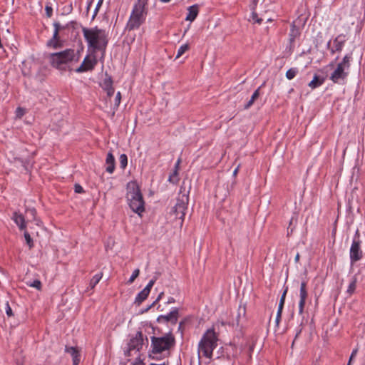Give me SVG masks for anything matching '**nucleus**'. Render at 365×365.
<instances>
[{
	"mask_svg": "<svg viewBox=\"0 0 365 365\" xmlns=\"http://www.w3.org/2000/svg\"><path fill=\"white\" fill-rule=\"evenodd\" d=\"M120 101H121V93L120 91H118V92H117L115 97L114 107H113L114 110H116L118 108V107L119 106V105L120 103Z\"/></svg>",
	"mask_w": 365,
	"mask_h": 365,
	"instance_id": "473e14b6",
	"label": "nucleus"
},
{
	"mask_svg": "<svg viewBox=\"0 0 365 365\" xmlns=\"http://www.w3.org/2000/svg\"><path fill=\"white\" fill-rule=\"evenodd\" d=\"M132 365H145V364L140 358H137Z\"/></svg>",
	"mask_w": 365,
	"mask_h": 365,
	"instance_id": "09e8293b",
	"label": "nucleus"
},
{
	"mask_svg": "<svg viewBox=\"0 0 365 365\" xmlns=\"http://www.w3.org/2000/svg\"><path fill=\"white\" fill-rule=\"evenodd\" d=\"M27 285H29V287H34V288L37 289L38 290L41 289V282L38 279H36L33 282H31V283H27Z\"/></svg>",
	"mask_w": 365,
	"mask_h": 365,
	"instance_id": "72a5a7b5",
	"label": "nucleus"
},
{
	"mask_svg": "<svg viewBox=\"0 0 365 365\" xmlns=\"http://www.w3.org/2000/svg\"><path fill=\"white\" fill-rule=\"evenodd\" d=\"M180 163V159H178L175 165V170L178 171Z\"/></svg>",
	"mask_w": 365,
	"mask_h": 365,
	"instance_id": "8fccbe9b",
	"label": "nucleus"
},
{
	"mask_svg": "<svg viewBox=\"0 0 365 365\" xmlns=\"http://www.w3.org/2000/svg\"><path fill=\"white\" fill-rule=\"evenodd\" d=\"M357 349L353 350L351 356H350V358H349V362H348V364L347 365H350L351 364V362L352 361V359H354V357L356 356V354H357Z\"/></svg>",
	"mask_w": 365,
	"mask_h": 365,
	"instance_id": "a18cd8bd",
	"label": "nucleus"
},
{
	"mask_svg": "<svg viewBox=\"0 0 365 365\" xmlns=\"http://www.w3.org/2000/svg\"><path fill=\"white\" fill-rule=\"evenodd\" d=\"M252 20H253L255 22H256V23H257V24H260L262 22V19L259 18V17H258V16H257V13H255V12H252Z\"/></svg>",
	"mask_w": 365,
	"mask_h": 365,
	"instance_id": "a19ab883",
	"label": "nucleus"
},
{
	"mask_svg": "<svg viewBox=\"0 0 365 365\" xmlns=\"http://www.w3.org/2000/svg\"><path fill=\"white\" fill-rule=\"evenodd\" d=\"M356 277H354L347 289V292L349 293L350 294L354 292L356 287Z\"/></svg>",
	"mask_w": 365,
	"mask_h": 365,
	"instance_id": "bb28decb",
	"label": "nucleus"
},
{
	"mask_svg": "<svg viewBox=\"0 0 365 365\" xmlns=\"http://www.w3.org/2000/svg\"><path fill=\"white\" fill-rule=\"evenodd\" d=\"M175 302V299L173 298V297H170L168 301V303H173Z\"/></svg>",
	"mask_w": 365,
	"mask_h": 365,
	"instance_id": "6e6d98bb",
	"label": "nucleus"
},
{
	"mask_svg": "<svg viewBox=\"0 0 365 365\" xmlns=\"http://www.w3.org/2000/svg\"><path fill=\"white\" fill-rule=\"evenodd\" d=\"M83 36L89 48L93 51H105L108 44V35L105 30L98 27L82 29Z\"/></svg>",
	"mask_w": 365,
	"mask_h": 365,
	"instance_id": "f257e3e1",
	"label": "nucleus"
},
{
	"mask_svg": "<svg viewBox=\"0 0 365 365\" xmlns=\"http://www.w3.org/2000/svg\"><path fill=\"white\" fill-rule=\"evenodd\" d=\"M287 292V288L284 291V292L282 293V295L281 296L278 308L283 309Z\"/></svg>",
	"mask_w": 365,
	"mask_h": 365,
	"instance_id": "58836bf2",
	"label": "nucleus"
},
{
	"mask_svg": "<svg viewBox=\"0 0 365 365\" xmlns=\"http://www.w3.org/2000/svg\"><path fill=\"white\" fill-rule=\"evenodd\" d=\"M101 86L103 88V90H107L113 87V80L111 77L106 75L105 79L103 80L101 84Z\"/></svg>",
	"mask_w": 365,
	"mask_h": 365,
	"instance_id": "b1692460",
	"label": "nucleus"
},
{
	"mask_svg": "<svg viewBox=\"0 0 365 365\" xmlns=\"http://www.w3.org/2000/svg\"><path fill=\"white\" fill-rule=\"evenodd\" d=\"M182 322H180V323L179 324L178 329H179V330H181V329H182Z\"/></svg>",
	"mask_w": 365,
	"mask_h": 365,
	"instance_id": "4d7b16f0",
	"label": "nucleus"
},
{
	"mask_svg": "<svg viewBox=\"0 0 365 365\" xmlns=\"http://www.w3.org/2000/svg\"><path fill=\"white\" fill-rule=\"evenodd\" d=\"M157 278H158V277H157V276H156V277H154V278H153V279H151V280L148 282V284L146 285V287L144 288V289L146 290V292H148L150 293L151 288L153 287V286L154 285V284H155V281L157 280Z\"/></svg>",
	"mask_w": 365,
	"mask_h": 365,
	"instance_id": "e433bc0d",
	"label": "nucleus"
},
{
	"mask_svg": "<svg viewBox=\"0 0 365 365\" xmlns=\"http://www.w3.org/2000/svg\"><path fill=\"white\" fill-rule=\"evenodd\" d=\"M103 0H98L96 6V8H95V11H94V14L93 15V19L95 18V16H96L100 7L101 6L102 4H103Z\"/></svg>",
	"mask_w": 365,
	"mask_h": 365,
	"instance_id": "79ce46f5",
	"label": "nucleus"
},
{
	"mask_svg": "<svg viewBox=\"0 0 365 365\" xmlns=\"http://www.w3.org/2000/svg\"><path fill=\"white\" fill-rule=\"evenodd\" d=\"M282 309H283L278 308L277 316H276V319H275V324H276L277 327L279 326V322L281 320Z\"/></svg>",
	"mask_w": 365,
	"mask_h": 365,
	"instance_id": "ea45409f",
	"label": "nucleus"
},
{
	"mask_svg": "<svg viewBox=\"0 0 365 365\" xmlns=\"http://www.w3.org/2000/svg\"><path fill=\"white\" fill-rule=\"evenodd\" d=\"M97 63V60L95 57H90L87 56L83 61L81 66L76 69L77 73H83L92 71Z\"/></svg>",
	"mask_w": 365,
	"mask_h": 365,
	"instance_id": "6e6552de",
	"label": "nucleus"
},
{
	"mask_svg": "<svg viewBox=\"0 0 365 365\" xmlns=\"http://www.w3.org/2000/svg\"><path fill=\"white\" fill-rule=\"evenodd\" d=\"M362 257L359 241L354 240L350 248V259L351 262L359 261Z\"/></svg>",
	"mask_w": 365,
	"mask_h": 365,
	"instance_id": "f8f14e48",
	"label": "nucleus"
},
{
	"mask_svg": "<svg viewBox=\"0 0 365 365\" xmlns=\"http://www.w3.org/2000/svg\"><path fill=\"white\" fill-rule=\"evenodd\" d=\"M102 277H103L102 272L96 274V275H94L93 277V278L91 279L90 283H89V286L91 289H93L96 287V285L100 282Z\"/></svg>",
	"mask_w": 365,
	"mask_h": 365,
	"instance_id": "5701e85b",
	"label": "nucleus"
},
{
	"mask_svg": "<svg viewBox=\"0 0 365 365\" xmlns=\"http://www.w3.org/2000/svg\"><path fill=\"white\" fill-rule=\"evenodd\" d=\"M163 294V292H161L160 293V294L158 295V298L156 299V300L153 303V305H154L158 301H159L160 299V298L162 297V295Z\"/></svg>",
	"mask_w": 365,
	"mask_h": 365,
	"instance_id": "603ef678",
	"label": "nucleus"
},
{
	"mask_svg": "<svg viewBox=\"0 0 365 365\" xmlns=\"http://www.w3.org/2000/svg\"><path fill=\"white\" fill-rule=\"evenodd\" d=\"M297 73L298 69L297 68H292L287 71L286 77L289 80L293 79Z\"/></svg>",
	"mask_w": 365,
	"mask_h": 365,
	"instance_id": "cd10ccee",
	"label": "nucleus"
},
{
	"mask_svg": "<svg viewBox=\"0 0 365 365\" xmlns=\"http://www.w3.org/2000/svg\"><path fill=\"white\" fill-rule=\"evenodd\" d=\"M259 88L257 89L252 94L250 100L247 102V103L245 106V108L247 109L249 108L255 101V100L259 97Z\"/></svg>",
	"mask_w": 365,
	"mask_h": 365,
	"instance_id": "393cba45",
	"label": "nucleus"
},
{
	"mask_svg": "<svg viewBox=\"0 0 365 365\" xmlns=\"http://www.w3.org/2000/svg\"><path fill=\"white\" fill-rule=\"evenodd\" d=\"M239 166L233 171V175L235 176L238 172Z\"/></svg>",
	"mask_w": 365,
	"mask_h": 365,
	"instance_id": "5fc2aeb1",
	"label": "nucleus"
},
{
	"mask_svg": "<svg viewBox=\"0 0 365 365\" xmlns=\"http://www.w3.org/2000/svg\"><path fill=\"white\" fill-rule=\"evenodd\" d=\"M12 220L15 222L21 230L26 229V225L25 218L23 215L18 212H14L12 217Z\"/></svg>",
	"mask_w": 365,
	"mask_h": 365,
	"instance_id": "2eb2a0df",
	"label": "nucleus"
},
{
	"mask_svg": "<svg viewBox=\"0 0 365 365\" xmlns=\"http://www.w3.org/2000/svg\"><path fill=\"white\" fill-rule=\"evenodd\" d=\"M6 314L9 317H11L13 315L11 308L9 307V303L6 304Z\"/></svg>",
	"mask_w": 365,
	"mask_h": 365,
	"instance_id": "de8ad7c7",
	"label": "nucleus"
},
{
	"mask_svg": "<svg viewBox=\"0 0 365 365\" xmlns=\"http://www.w3.org/2000/svg\"><path fill=\"white\" fill-rule=\"evenodd\" d=\"M178 309L175 308L170 313L166 315H160L158 317V322H170L172 324H175L178 319Z\"/></svg>",
	"mask_w": 365,
	"mask_h": 365,
	"instance_id": "9b49d317",
	"label": "nucleus"
},
{
	"mask_svg": "<svg viewBox=\"0 0 365 365\" xmlns=\"http://www.w3.org/2000/svg\"><path fill=\"white\" fill-rule=\"evenodd\" d=\"M25 113V109L23 108L18 107L16 110V116L18 118H21Z\"/></svg>",
	"mask_w": 365,
	"mask_h": 365,
	"instance_id": "4c0bfd02",
	"label": "nucleus"
},
{
	"mask_svg": "<svg viewBox=\"0 0 365 365\" xmlns=\"http://www.w3.org/2000/svg\"><path fill=\"white\" fill-rule=\"evenodd\" d=\"M73 61H78V56L73 49H66L61 52L51 53L49 56L51 65L59 70L65 71L66 65Z\"/></svg>",
	"mask_w": 365,
	"mask_h": 365,
	"instance_id": "39448f33",
	"label": "nucleus"
},
{
	"mask_svg": "<svg viewBox=\"0 0 365 365\" xmlns=\"http://www.w3.org/2000/svg\"><path fill=\"white\" fill-rule=\"evenodd\" d=\"M149 292H146L145 289H143L140 292H139L135 297V304L139 306L149 295Z\"/></svg>",
	"mask_w": 365,
	"mask_h": 365,
	"instance_id": "412c9836",
	"label": "nucleus"
},
{
	"mask_svg": "<svg viewBox=\"0 0 365 365\" xmlns=\"http://www.w3.org/2000/svg\"><path fill=\"white\" fill-rule=\"evenodd\" d=\"M139 274H140V270L139 269H135L132 275L130 276V279H128V284H132L135 279L139 276Z\"/></svg>",
	"mask_w": 365,
	"mask_h": 365,
	"instance_id": "f704fd0d",
	"label": "nucleus"
},
{
	"mask_svg": "<svg viewBox=\"0 0 365 365\" xmlns=\"http://www.w3.org/2000/svg\"><path fill=\"white\" fill-rule=\"evenodd\" d=\"M46 16L51 17L52 15L53 9L51 6H46L45 8Z\"/></svg>",
	"mask_w": 365,
	"mask_h": 365,
	"instance_id": "37998d69",
	"label": "nucleus"
},
{
	"mask_svg": "<svg viewBox=\"0 0 365 365\" xmlns=\"http://www.w3.org/2000/svg\"><path fill=\"white\" fill-rule=\"evenodd\" d=\"M120 166L122 169L125 168L128 164V158L125 154H121L119 157Z\"/></svg>",
	"mask_w": 365,
	"mask_h": 365,
	"instance_id": "c85d7f7f",
	"label": "nucleus"
},
{
	"mask_svg": "<svg viewBox=\"0 0 365 365\" xmlns=\"http://www.w3.org/2000/svg\"><path fill=\"white\" fill-rule=\"evenodd\" d=\"M105 91H106L107 96L108 97H111L113 95V93H114V88L113 87H111V88H108L107 90H105Z\"/></svg>",
	"mask_w": 365,
	"mask_h": 365,
	"instance_id": "49530a36",
	"label": "nucleus"
},
{
	"mask_svg": "<svg viewBox=\"0 0 365 365\" xmlns=\"http://www.w3.org/2000/svg\"><path fill=\"white\" fill-rule=\"evenodd\" d=\"M65 351L72 356L73 365H78L80 362V353L77 347L66 346Z\"/></svg>",
	"mask_w": 365,
	"mask_h": 365,
	"instance_id": "4468645a",
	"label": "nucleus"
},
{
	"mask_svg": "<svg viewBox=\"0 0 365 365\" xmlns=\"http://www.w3.org/2000/svg\"><path fill=\"white\" fill-rule=\"evenodd\" d=\"M26 214L27 215V217L29 218L28 220L35 221L36 220V210L34 208H27L26 210Z\"/></svg>",
	"mask_w": 365,
	"mask_h": 365,
	"instance_id": "a878e982",
	"label": "nucleus"
},
{
	"mask_svg": "<svg viewBox=\"0 0 365 365\" xmlns=\"http://www.w3.org/2000/svg\"><path fill=\"white\" fill-rule=\"evenodd\" d=\"M349 61H350V56L346 55L344 57L343 61L341 63H339V64L346 67V69H349V68L350 66Z\"/></svg>",
	"mask_w": 365,
	"mask_h": 365,
	"instance_id": "c9c22d12",
	"label": "nucleus"
},
{
	"mask_svg": "<svg viewBox=\"0 0 365 365\" xmlns=\"http://www.w3.org/2000/svg\"><path fill=\"white\" fill-rule=\"evenodd\" d=\"M324 77L315 74L313 77V79L309 83L308 86L312 89H314L322 86L324 83Z\"/></svg>",
	"mask_w": 365,
	"mask_h": 365,
	"instance_id": "dca6fc26",
	"label": "nucleus"
},
{
	"mask_svg": "<svg viewBox=\"0 0 365 365\" xmlns=\"http://www.w3.org/2000/svg\"><path fill=\"white\" fill-rule=\"evenodd\" d=\"M74 24H75V22H73V21L70 22L69 24H67L66 26H62L58 22L53 23V27H54L53 35H54V37H56V36H58V33H59L60 31H61L63 29H68V28L70 27V26H72L73 27Z\"/></svg>",
	"mask_w": 365,
	"mask_h": 365,
	"instance_id": "6ab92c4d",
	"label": "nucleus"
},
{
	"mask_svg": "<svg viewBox=\"0 0 365 365\" xmlns=\"http://www.w3.org/2000/svg\"><path fill=\"white\" fill-rule=\"evenodd\" d=\"M47 46L49 47H52L53 48H58L61 47V43H60L58 36L54 37V35H53L52 38L48 41Z\"/></svg>",
	"mask_w": 365,
	"mask_h": 365,
	"instance_id": "4be33fe9",
	"label": "nucleus"
},
{
	"mask_svg": "<svg viewBox=\"0 0 365 365\" xmlns=\"http://www.w3.org/2000/svg\"><path fill=\"white\" fill-rule=\"evenodd\" d=\"M187 10H188V14L185 18V20L192 22L196 19V17L198 14V6L197 5H193V6H189Z\"/></svg>",
	"mask_w": 365,
	"mask_h": 365,
	"instance_id": "f3484780",
	"label": "nucleus"
},
{
	"mask_svg": "<svg viewBox=\"0 0 365 365\" xmlns=\"http://www.w3.org/2000/svg\"><path fill=\"white\" fill-rule=\"evenodd\" d=\"M143 344V338L142 331H139L136 333L135 336L132 337L128 344V346L130 347V350L140 351L142 349Z\"/></svg>",
	"mask_w": 365,
	"mask_h": 365,
	"instance_id": "1a4fd4ad",
	"label": "nucleus"
},
{
	"mask_svg": "<svg viewBox=\"0 0 365 365\" xmlns=\"http://www.w3.org/2000/svg\"><path fill=\"white\" fill-rule=\"evenodd\" d=\"M300 255L299 253H297L295 256L294 261L296 263H297L299 261Z\"/></svg>",
	"mask_w": 365,
	"mask_h": 365,
	"instance_id": "864d4df0",
	"label": "nucleus"
},
{
	"mask_svg": "<svg viewBox=\"0 0 365 365\" xmlns=\"http://www.w3.org/2000/svg\"><path fill=\"white\" fill-rule=\"evenodd\" d=\"M346 69V67L339 63L336 68L331 73L330 79L334 83H339L340 80H344L347 76V73L345 72Z\"/></svg>",
	"mask_w": 365,
	"mask_h": 365,
	"instance_id": "9d476101",
	"label": "nucleus"
},
{
	"mask_svg": "<svg viewBox=\"0 0 365 365\" xmlns=\"http://www.w3.org/2000/svg\"><path fill=\"white\" fill-rule=\"evenodd\" d=\"M189 49V45L187 43L182 45L178 51L176 58L180 57L185 51Z\"/></svg>",
	"mask_w": 365,
	"mask_h": 365,
	"instance_id": "c756f323",
	"label": "nucleus"
},
{
	"mask_svg": "<svg viewBox=\"0 0 365 365\" xmlns=\"http://www.w3.org/2000/svg\"><path fill=\"white\" fill-rule=\"evenodd\" d=\"M161 2L163 3H168L170 2L171 0H160Z\"/></svg>",
	"mask_w": 365,
	"mask_h": 365,
	"instance_id": "13d9d810",
	"label": "nucleus"
},
{
	"mask_svg": "<svg viewBox=\"0 0 365 365\" xmlns=\"http://www.w3.org/2000/svg\"><path fill=\"white\" fill-rule=\"evenodd\" d=\"M24 238L26 240V242L29 249H31L34 247L33 240L31 237L29 233L26 231L24 232Z\"/></svg>",
	"mask_w": 365,
	"mask_h": 365,
	"instance_id": "2f4dec72",
	"label": "nucleus"
},
{
	"mask_svg": "<svg viewBox=\"0 0 365 365\" xmlns=\"http://www.w3.org/2000/svg\"><path fill=\"white\" fill-rule=\"evenodd\" d=\"M299 334V332H298V333L296 334V337H297V336H298Z\"/></svg>",
	"mask_w": 365,
	"mask_h": 365,
	"instance_id": "052dcab7",
	"label": "nucleus"
},
{
	"mask_svg": "<svg viewBox=\"0 0 365 365\" xmlns=\"http://www.w3.org/2000/svg\"><path fill=\"white\" fill-rule=\"evenodd\" d=\"M148 0H138L134 4L129 19L126 24V29L133 31L140 28L145 21L148 13Z\"/></svg>",
	"mask_w": 365,
	"mask_h": 365,
	"instance_id": "f03ea898",
	"label": "nucleus"
},
{
	"mask_svg": "<svg viewBox=\"0 0 365 365\" xmlns=\"http://www.w3.org/2000/svg\"><path fill=\"white\" fill-rule=\"evenodd\" d=\"M307 282H302L300 285V292L299 297L300 300L299 302V313L302 314L304 307L305 305L306 299L307 298Z\"/></svg>",
	"mask_w": 365,
	"mask_h": 365,
	"instance_id": "ddd939ff",
	"label": "nucleus"
},
{
	"mask_svg": "<svg viewBox=\"0 0 365 365\" xmlns=\"http://www.w3.org/2000/svg\"><path fill=\"white\" fill-rule=\"evenodd\" d=\"M133 350H130V347L128 346V349L125 351V355L126 356H130L131 355L130 352L132 351Z\"/></svg>",
	"mask_w": 365,
	"mask_h": 365,
	"instance_id": "3c124183",
	"label": "nucleus"
},
{
	"mask_svg": "<svg viewBox=\"0 0 365 365\" xmlns=\"http://www.w3.org/2000/svg\"><path fill=\"white\" fill-rule=\"evenodd\" d=\"M150 365H166V364H153V363H152V364H150Z\"/></svg>",
	"mask_w": 365,
	"mask_h": 365,
	"instance_id": "bf43d9fd",
	"label": "nucleus"
},
{
	"mask_svg": "<svg viewBox=\"0 0 365 365\" xmlns=\"http://www.w3.org/2000/svg\"><path fill=\"white\" fill-rule=\"evenodd\" d=\"M74 189L76 193H82L83 192V187L78 184L75 185Z\"/></svg>",
	"mask_w": 365,
	"mask_h": 365,
	"instance_id": "c03bdc74",
	"label": "nucleus"
},
{
	"mask_svg": "<svg viewBox=\"0 0 365 365\" xmlns=\"http://www.w3.org/2000/svg\"><path fill=\"white\" fill-rule=\"evenodd\" d=\"M189 201V196L187 193L182 194L178 199L177 202L172 209L171 213L175 218L182 220L184 219L185 210H187Z\"/></svg>",
	"mask_w": 365,
	"mask_h": 365,
	"instance_id": "0eeeda50",
	"label": "nucleus"
},
{
	"mask_svg": "<svg viewBox=\"0 0 365 365\" xmlns=\"http://www.w3.org/2000/svg\"><path fill=\"white\" fill-rule=\"evenodd\" d=\"M106 163L107 164L106 171L113 173L115 169V158L111 153H108Z\"/></svg>",
	"mask_w": 365,
	"mask_h": 365,
	"instance_id": "a211bd4d",
	"label": "nucleus"
},
{
	"mask_svg": "<svg viewBox=\"0 0 365 365\" xmlns=\"http://www.w3.org/2000/svg\"><path fill=\"white\" fill-rule=\"evenodd\" d=\"M178 174V171L174 170L173 173L171 175H170L168 178V181L173 184L177 183L179 180Z\"/></svg>",
	"mask_w": 365,
	"mask_h": 365,
	"instance_id": "7c9ffc66",
	"label": "nucleus"
},
{
	"mask_svg": "<svg viewBox=\"0 0 365 365\" xmlns=\"http://www.w3.org/2000/svg\"><path fill=\"white\" fill-rule=\"evenodd\" d=\"M300 32L298 28L296 27L295 23L293 22L291 25L290 34H289V41L292 43L294 40L299 37Z\"/></svg>",
	"mask_w": 365,
	"mask_h": 365,
	"instance_id": "aec40b11",
	"label": "nucleus"
},
{
	"mask_svg": "<svg viewBox=\"0 0 365 365\" xmlns=\"http://www.w3.org/2000/svg\"><path fill=\"white\" fill-rule=\"evenodd\" d=\"M218 337L213 328L207 329L203 334L198 344V353L210 359L212 356L213 350L217 346Z\"/></svg>",
	"mask_w": 365,
	"mask_h": 365,
	"instance_id": "20e7f679",
	"label": "nucleus"
},
{
	"mask_svg": "<svg viewBox=\"0 0 365 365\" xmlns=\"http://www.w3.org/2000/svg\"><path fill=\"white\" fill-rule=\"evenodd\" d=\"M150 339L153 354H160L168 350L175 344V338L170 332L161 337L152 336Z\"/></svg>",
	"mask_w": 365,
	"mask_h": 365,
	"instance_id": "423d86ee",
	"label": "nucleus"
},
{
	"mask_svg": "<svg viewBox=\"0 0 365 365\" xmlns=\"http://www.w3.org/2000/svg\"><path fill=\"white\" fill-rule=\"evenodd\" d=\"M126 197L130 209L141 216V214L145 211L144 200L139 187L135 182L128 183Z\"/></svg>",
	"mask_w": 365,
	"mask_h": 365,
	"instance_id": "7ed1b4c3",
	"label": "nucleus"
}]
</instances>
